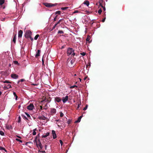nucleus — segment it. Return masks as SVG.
<instances>
[{"label":"nucleus","mask_w":153,"mask_h":153,"mask_svg":"<svg viewBox=\"0 0 153 153\" xmlns=\"http://www.w3.org/2000/svg\"><path fill=\"white\" fill-rule=\"evenodd\" d=\"M81 105V103L78 104V106L77 107V108H79V107H80V105Z\"/></svg>","instance_id":"nucleus-54"},{"label":"nucleus","mask_w":153,"mask_h":153,"mask_svg":"<svg viewBox=\"0 0 153 153\" xmlns=\"http://www.w3.org/2000/svg\"><path fill=\"white\" fill-rule=\"evenodd\" d=\"M80 54L83 56H84L86 55V53L84 52L80 53Z\"/></svg>","instance_id":"nucleus-38"},{"label":"nucleus","mask_w":153,"mask_h":153,"mask_svg":"<svg viewBox=\"0 0 153 153\" xmlns=\"http://www.w3.org/2000/svg\"><path fill=\"white\" fill-rule=\"evenodd\" d=\"M2 92H1V91H0V96L1 95V94H2Z\"/></svg>","instance_id":"nucleus-61"},{"label":"nucleus","mask_w":153,"mask_h":153,"mask_svg":"<svg viewBox=\"0 0 153 153\" xmlns=\"http://www.w3.org/2000/svg\"><path fill=\"white\" fill-rule=\"evenodd\" d=\"M39 36V34H37L36 35V36H35L34 37V39L35 40H37L38 38V37Z\"/></svg>","instance_id":"nucleus-27"},{"label":"nucleus","mask_w":153,"mask_h":153,"mask_svg":"<svg viewBox=\"0 0 153 153\" xmlns=\"http://www.w3.org/2000/svg\"><path fill=\"white\" fill-rule=\"evenodd\" d=\"M65 45H64L63 46H62L61 48V49H63V48H65Z\"/></svg>","instance_id":"nucleus-47"},{"label":"nucleus","mask_w":153,"mask_h":153,"mask_svg":"<svg viewBox=\"0 0 153 153\" xmlns=\"http://www.w3.org/2000/svg\"><path fill=\"white\" fill-rule=\"evenodd\" d=\"M36 145L37 147L38 148H39V147L40 149H42L43 148L42 145L39 139L38 140V143H37Z\"/></svg>","instance_id":"nucleus-5"},{"label":"nucleus","mask_w":153,"mask_h":153,"mask_svg":"<svg viewBox=\"0 0 153 153\" xmlns=\"http://www.w3.org/2000/svg\"><path fill=\"white\" fill-rule=\"evenodd\" d=\"M90 39V36H88L86 38V41L87 42H89Z\"/></svg>","instance_id":"nucleus-40"},{"label":"nucleus","mask_w":153,"mask_h":153,"mask_svg":"<svg viewBox=\"0 0 153 153\" xmlns=\"http://www.w3.org/2000/svg\"><path fill=\"white\" fill-rule=\"evenodd\" d=\"M13 94L14 95V96L15 97H16L15 99L16 100H17V98H18V97H17V95H16V94L15 92H13Z\"/></svg>","instance_id":"nucleus-23"},{"label":"nucleus","mask_w":153,"mask_h":153,"mask_svg":"<svg viewBox=\"0 0 153 153\" xmlns=\"http://www.w3.org/2000/svg\"><path fill=\"white\" fill-rule=\"evenodd\" d=\"M103 1L102 0H100L99 1V3L100 4V6L101 7L103 8V10L104 11H105V8L104 6H103L102 4V3L103 2Z\"/></svg>","instance_id":"nucleus-8"},{"label":"nucleus","mask_w":153,"mask_h":153,"mask_svg":"<svg viewBox=\"0 0 153 153\" xmlns=\"http://www.w3.org/2000/svg\"><path fill=\"white\" fill-rule=\"evenodd\" d=\"M5 2L4 0H0V5H2Z\"/></svg>","instance_id":"nucleus-21"},{"label":"nucleus","mask_w":153,"mask_h":153,"mask_svg":"<svg viewBox=\"0 0 153 153\" xmlns=\"http://www.w3.org/2000/svg\"><path fill=\"white\" fill-rule=\"evenodd\" d=\"M49 134L50 133L49 132H47L45 134V135H42V137L45 138L47 137V136H48L49 135Z\"/></svg>","instance_id":"nucleus-20"},{"label":"nucleus","mask_w":153,"mask_h":153,"mask_svg":"<svg viewBox=\"0 0 153 153\" xmlns=\"http://www.w3.org/2000/svg\"><path fill=\"white\" fill-rule=\"evenodd\" d=\"M105 17L102 20V22H104L105 21Z\"/></svg>","instance_id":"nucleus-55"},{"label":"nucleus","mask_w":153,"mask_h":153,"mask_svg":"<svg viewBox=\"0 0 153 153\" xmlns=\"http://www.w3.org/2000/svg\"><path fill=\"white\" fill-rule=\"evenodd\" d=\"M32 35V32L29 30H27L26 31L25 34V36L26 38H30L32 41L33 40V39L31 37Z\"/></svg>","instance_id":"nucleus-1"},{"label":"nucleus","mask_w":153,"mask_h":153,"mask_svg":"<svg viewBox=\"0 0 153 153\" xmlns=\"http://www.w3.org/2000/svg\"><path fill=\"white\" fill-rule=\"evenodd\" d=\"M57 25H58V24H57V23H56V24L54 25V27H56V26Z\"/></svg>","instance_id":"nucleus-59"},{"label":"nucleus","mask_w":153,"mask_h":153,"mask_svg":"<svg viewBox=\"0 0 153 153\" xmlns=\"http://www.w3.org/2000/svg\"><path fill=\"white\" fill-rule=\"evenodd\" d=\"M86 78H87V77H85L84 78V79L85 80V79H86Z\"/></svg>","instance_id":"nucleus-62"},{"label":"nucleus","mask_w":153,"mask_h":153,"mask_svg":"<svg viewBox=\"0 0 153 153\" xmlns=\"http://www.w3.org/2000/svg\"><path fill=\"white\" fill-rule=\"evenodd\" d=\"M71 59L68 58L67 60V62L70 66H72V65L74 63L75 61V59H72L71 61Z\"/></svg>","instance_id":"nucleus-3"},{"label":"nucleus","mask_w":153,"mask_h":153,"mask_svg":"<svg viewBox=\"0 0 153 153\" xmlns=\"http://www.w3.org/2000/svg\"><path fill=\"white\" fill-rule=\"evenodd\" d=\"M7 86H4V90H7V89H7Z\"/></svg>","instance_id":"nucleus-53"},{"label":"nucleus","mask_w":153,"mask_h":153,"mask_svg":"<svg viewBox=\"0 0 153 153\" xmlns=\"http://www.w3.org/2000/svg\"><path fill=\"white\" fill-rule=\"evenodd\" d=\"M61 13V12L60 11L58 10L56 11L55 13V14H60Z\"/></svg>","instance_id":"nucleus-33"},{"label":"nucleus","mask_w":153,"mask_h":153,"mask_svg":"<svg viewBox=\"0 0 153 153\" xmlns=\"http://www.w3.org/2000/svg\"><path fill=\"white\" fill-rule=\"evenodd\" d=\"M83 4L88 6L89 4V2L88 1H86L83 2Z\"/></svg>","instance_id":"nucleus-19"},{"label":"nucleus","mask_w":153,"mask_h":153,"mask_svg":"<svg viewBox=\"0 0 153 153\" xmlns=\"http://www.w3.org/2000/svg\"><path fill=\"white\" fill-rule=\"evenodd\" d=\"M88 105H86V106H85V107H84V108L83 109V110H84V111L85 110L87 109V108H88Z\"/></svg>","instance_id":"nucleus-45"},{"label":"nucleus","mask_w":153,"mask_h":153,"mask_svg":"<svg viewBox=\"0 0 153 153\" xmlns=\"http://www.w3.org/2000/svg\"><path fill=\"white\" fill-rule=\"evenodd\" d=\"M57 16V15H56V16L54 18L53 20L54 21H55L56 20V18Z\"/></svg>","instance_id":"nucleus-48"},{"label":"nucleus","mask_w":153,"mask_h":153,"mask_svg":"<svg viewBox=\"0 0 153 153\" xmlns=\"http://www.w3.org/2000/svg\"><path fill=\"white\" fill-rule=\"evenodd\" d=\"M63 115H64L63 114L62 112H61L60 114V116L61 117H62L63 116Z\"/></svg>","instance_id":"nucleus-49"},{"label":"nucleus","mask_w":153,"mask_h":153,"mask_svg":"<svg viewBox=\"0 0 153 153\" xmlns=\"http://www.w3.org/2000/svg\"><path fill=\"white\" fill-rule=\"evenodd\" d=\"M56 110L55 108H52L51 109V114H55L56 113Z\"/></svg>","instance_id":"nucleus-13"},{"label":"nucleus","mask_w":153,"mask_h":153,"mask_svg":"<svg viewBox=\"0 0 153 153\" xmlns=\"http://www.w3.org/2000/svg\"><path fill=\"white\" fill-rule=\"evenodd\" d=\"M68 7H63L61 8V9L63 10H66L68 8Z\"/></svg>","instance_id":"nucleus-32"},{"label":"nucleus","mask_w":153,"mask_h":153,"mask_svg":"<svg viewBox=\"0 0 153 153\" xmlns=\"http://www.w3.org/2000/svg\"><path fill=\"white\" fill-rule=\"evenodd\" d=\"M44 101H45V102H49V100H42L41 101V102H43Z\"/></svg>","instance_id":"nucleus-46"},{"label":"nucleus","mask_w":153,"mask_h":153,"mask_svg":"<svg viewBox=\"0 0 153 153\" xmlns=\"http://www.w3.org/2000/svg\"><path fill=\"white\" fill-rule=\"evenodd\" d=\"M78 12V11L77 10H76L74 11V13H77Z\"/></svg>","instance_id":"nucleus-60"},{"label":"nucleus","mask_w":153,"mask_h":153,"mask_svg":"<svg viewBox=\"0 0 153 153\" xmlns=\"http://www.w3.org/2000/svg\"><path fill=\"white\" fill-rule=\"evenodd\" d=\"M16 34H15L14 35L13 39L12 40V42H14V44H15V43H16Z\"/></svg>","instance_id":"nucleus-14"},{"label":"nucleus","mask_w":153,"mask_h":153,"mask_svg":"<svg viewBox=\"0 0 153 153\" xmlns=\"http://www.w3.org/2000/svg\"><path fill=\"white\" fill-rule=\"evenodd\" d=\"M71 120L70 119H68L67 121V123L68 124H70L71 123Z\"/></svg>","instance_id":"nucleus-30"},{"label":"nucleus","mask_w":153,"mask_h":153,"mask_svg":"<svg viewBox=\"0 0 153 153\" xmlns=\"http://www.w3.org/2000/svg\"><path fill=\"white\" fill-rule=\"evenodd\" d=\"M37 136H36L35 138V140H34V142L35 143H36H36H38V140L37 141Z\"/></svg>","instance_id":"nucleus-22"},{"label":"nucleus","mask_w":153,"mask_h":153,"mask_svg":"<svg viewBox=\"0 0 153 153\" xmlns=\"http://www.w3.org/2000/svg\"><path fill=\"white\" fill-rule=\"evenodd\" d=\"M14 64H18V62L17 61H15L14 62Z\"/></svg>","instance_id":"nucleus-51"},{"label":"nucleus","mask_w":153,"mask_h":153,"mask_svg":"<svg viewBox=\"0 0 153 153\" xmlns=\"http://www.w3.org/2000/svg\"><path fill=\"white\" fill-rule=\"evenodd\" d=\"M58 33L62 34L64 33V32L62 30H59L58 31Z\"/></svg>","instance_id":"nucleus-35"},{"label":"nucleus","mask_w":153,"mask_h":153,"mask_svg":"<svg viewBox=\"0 0 153 153\" xmlns=\"http://www.w3.org/2000/svg\"><path fill=\"white\" fill-rule=\"evenodd\" d=\"M68 99V96H66L65 97H63L62 99L63 102L64 103L67 102Z\"/></svg>","instance_id":"nucleus-9"},{"label":"nucleus","mask_w":153,"mask_h":153,"mask_svg":"<svg viewBox=\"0 0 153 153\" xmlns=\"http://www.w3.org/2000/svg\"><path fill=\"white\" fill-rule=\"evenodd\" d=\"M25 113L29 119H31V117H30V115L29 114H28V113H27L26 112Z\"/></svg>","instance_id":"nucleus-24"},{"label":"nucleus","mask_w":153,"mask_h":153,"mask_svg":"<svg viewBox=\"0 0 153 153\" xmlns=\"http://www.w3.org/2000/svg\"><path fill=\"white\" fill-rule=\"evenodd\" d=\"M16 140L17 141H19V142H20V143H22V140H20V139H18V138H16Z\"/></svg>","instance_id":"nucleus-37"},{"label":"nucleus","mask_w":153,"mask_h":153,"mask_svg":"<svg viewBox=\"0 0 153 153\" xmlns=\"http://www.w3.org/2000/svg\"><path fill=\"white\" fill-rule=\"evenodd\" d=\"M47 146V145H45V149H46Z\"/></svg>","instance_id":"nucleus-64"},{"label":"nucleus","mask_w":153,"mask_h":153,"mask_svg":"<svg viewBox=\"0 0 153 153\" xmlns=\"http://www.w3.org/2000/svg\"><path fill=\"white\" fill-rule=\"evenodd\" d=\"M21 122V118L19 116L18 118V122L19 123Z\"/></svg>","instance_id":"nucleus-31"},{"label":"nucleus","mask_w":153,"mask_h":153,"mask_svg":"<svg viewBox=\"0 0 153 153\" xmlns=\"http://www.w3.org/2000/svg\"><path fill=\"white\" fill-rule=\"evenodd\" d=\"M82 116H81L80 117H79L78 118V119L77 120H76L75 121V123H79L80 122V120H81V119L82 117Z\"/></svg>","instance_id":"nucleus-18"},{"label":"nucleus","mask_w":153,"mask_h":153,"mask_svg":"<svg viewBox=\"0 0 153 153\" xmlns=\"http://www.w3.org/2000/svg\"><path fill=\"white\" fill-rule=\"evenodd\" d=\"M6 127L7 129H12V126L11 125H6Z\"/></svg>","instance_id":"nucleus-17"},{"label":"nucleus","mask_w":153,"mask_h":153,"mask_svg":"<svg viewBox=\"0 0 153 153\" xmlns=\"http://www.w3.org/2000/svg\"><path fill=\"white\" fill-rule=\"evenodd\" d=\"M55 27H54V26L53 27L52 29L53 30V29H55Z\"/></svg>","instance_id":"nucleus-63"},{"label":"nucleus","mask_w":153,"mask_h":153,"mask_svg":"<svg viewBox=\"0 0 153 153\" xmlns=\"http://www.w3.org/2000/svg\"><path fill=\"white\" fill-rule=\"evenodd\" d=\"M42 65H43L44 66L45 65L44 62V61L43 59H42Z\"/></svg>","instance_id":"nucleus-50"},{"label":"nucleus","mask_w":153,"mask_h":153,"mask_svg":"<svg viewBox=\"0 0 153 153\" xmlns=\"http://www.w3.org/2000/svg\"><path fill=\"white\" fill-rule=\"evenodd\" d=\"M25 81V80L24 79H21L20 80H19L18 82V83H19L20 82H24Z\"/></svg>","instance_id":"nucleus-28"},{"label":"nucleus","mask_w":153,"mask_h":153,"mask_svg":"<svg viewBox=\"0 0 153 153\" xmlns=\"http://www.w3.org/2000/svg\"><path fill=\"white\" fill-rule=\"evenodd\" d=\"M48 108L47 103H46L45 105V108H44V109H47Z\"/></svg>","instance_id":"nucleus-36"},{"label":"nucleus","mask_w":153,"mask_h":153,"mask_svg":"<svg viewBox=\"0 0 153 153\" xmlns=\"http://www.w3.org/2000/svg\"><path fill=\"white\" fill-rule=\"evenodd\" d=\"M0 134L2 136L4 135V133L2 131H0Z\"/></svg>","instance_id":"nucleus-25"},{"label":"nucleus","mask_w":153,"mask_h":153,"mask_svg":"<svg viewBox=\"0 0 153 153\" xmlns=\"http://www.w3.org/2000/svg\"><path fill=\"white\" fill-rule=\"evenodd\" d=\"M52 134L53 138L54 139L56 138L57 137L56 134V132L54 130H52Z\"/></svg>","instance_id":"nucleus-12"},{"label":"nucleus","mask_w":153,"mask_h":153,"mask_svg":"<svg viewBox=\"0 0 153 153\" xmlns=\"http://www.w3.org/2000/svg\"><path fill=\"white\" fill-rule=\"evenodd\" d=\"M102 12V10L101 9H100L98 11V13L100 14Z\"/></svg>","instance_id":"nucleus-42"},{"label":"nucleus","mask_w":153,"mask_h":153,"mask_svg":"<svg viewBox=\"0 0 153 153\" xmlns=\"http://www.w3.org/2000/svg\"><path fill=\"white\" fill-rule=\"evenodd\" d=\"M43 4L46 7H53V6H56L57 5V3L53 4H52V3H43Z\"/></svg>","instance_id":"nucleus-4"},{"label":"nucleus","mask_w":153,"mask_h":153,"mask_svg":"<svg viewBox=\"0 0 153 153\" xmlns=\"http://www.w3.org/2000/svg\"><path fill=\"white\" fill-rule=\"evenodd\" d=\"M23 34V31L20 30L18 32V37L19 38L22 37Z\"/></svg>","instance_id":"nucleus-10"},{"label":"nucleus","mask_w":153,"mask_h":153,"mask_svg":"<svg viewBox=\"0 0 153 153\" xmlns=\"http://www.w3.org/2000/svg\"><path fill=\"white\" fill-rule=\"evenodd\" d=\"M61 99L59 97H55L54 101L55 102H59L61 101Z\"/></svg>","instance_id":"nucleus-7"},{"label":"nucleus","mask_w":153,"mask_h":153,"mask_svg":"<svg viewBox=\"0 0 153 153\" xmlns=\"http://www.w3.org/2000/svg\"><path fill=\"white\" fill-rule=\"evenodd\" d=\"M40 152H42L43 153H45V151H40Z\"/></svg>","instance_id":"nucleus-57"},{"label":"nucleus","mask_w":153,"mask_h":153,"mask_svg":"<svg viewBox=\"0 0 153 153\" xmlns=\"http://www.w3.org/2000/svg\"><path fill=\"white\" fill-rule=\"evenodd\" d=\"M39 118L40 120H45L46 119V117L44 116H40L39 117Z\"/></svg>","instance_id":"nucleus-15"},{"label":"nucleus","mask_w":153,"mask_h":153,"mask_svg":"<svg viewBox=\"0 0 153 153\" xmlns=\"http://www.w3.org/2000/svg\"><path fill=\"white\" fill-rule=\"evenodd\" d=\"M59 142H60V143L61 144V145H62L63 144V142L62 141V140H60Z\"/></svg>","instance_id":"nucleus-52"},{"label":"nucleus","mask_w":153,"mask_h":153,"mask_svg":"<svg viewBox=\"0 0 153 153\" xmlns=\"http://www.w3.org/2000/svg\"><path fill=\"white\" fill-rule=\"evenodd\" d=\"M40 51L39 50H38L37 53L35 55L36 57L37 58V57L40 56Z\"/></svg>","instance_id":"nucleus-16"},{"label":"nucleus","mask_w":153,"mask_h":153,"mask_svg":"<svg viewBox=\"0 0 153 153\" xmlns=\"http://www.w3.org/2000/svg\"><path fill=\"white\" fill-rule=\"evenodd\" d=\"M67 54L68 56L71 54V56H74L75 54V53L74 52V50L73 48H68L67 49Z\"/></svg>","instance_id":"nucleus-2"},{"label":"nucleus","mask_w":153,"mask_h":153,"mask_svg":"<svg viewBox=\"0 0 153 153\" xmlns=\"http://www.w3.org/2000/svg\"><path fill=\"white\" fill-rule=\"evenodd\" d=\"M40 109H39V110L41 111L42 109V106H40Z\"/></svg>","instance_id":"nucleus-56"},{"label":"nucleus","mask_w":153,"mask_h":153,"mask_svg":"<svg viewBox=\"0 0 153 153\" xmlns=\"http://www.w3.org/2000/svg\"><path fill=\"white\" fill-rule=\"evenodd\" d=\"M34 108V105L33 104H30L27 107V109L30 110H32Z\"/></svg>","instance_id":"nucleus-6"},{"label":"nucleus","mask_w":153,"mask_h":153,"mask_svg":"<svg viewBox=\"0 0 153 153\" xmlns=\"http://www.w3.org/2000/svg\"><path fill=\"white\" fill-rule=\"evenodd\" d=\"M16 137H18V138H20V139H21V137H20V136H16Z\"/></svg>","instance_id":"nucleus-58"},{"label":"nucleus","mask_w":153,"mask_h":153,"mask_svg":"<svg viewBox=\"0 0 153 153\" xmlns=\"http://www.w3.org/2000/svg\"><path fill=\"white\" fill-rule=\"evenodd\" d=\"M22 116L23 117V118L25 119L26 120H28L27 119V118L25 116H24L22 114Z\"/></svg>","instance_id":"nucleus-39"},{"label":"nucleus","mask_w":153,"mask_h":153,"mask_svg":"<svg viewBox=\"0 0 153 153\" xmlns=\"http://www.w3.org/2000/svg\"><path fill=\"white\" fill-rule=\"evenodd\" d=\"M75 87H77V86L76 85H73V86H71L70 87V88H75Z\"/></svg>","instance_id":"nucleus-44"},{"label":"nucleus","mask_w":153,"mask_h":153,"mask_svg":"<svg viewBox=\"0 0 153 153\" xmlns=\"http://www.w3.org/2000/svg\"><path fill=\"white\" fill-rule=\"evenodd\" d=\"M11 77L13 78L16 79L18 78L19 76L16 74H13L11 75Z\"/></svg>","instance_id":"nucleus-11"},{"label":"nucleus","mask_w":153,"mask_h":153,"mask_svg":"<svg viewBox=\"0 0 153 153\" xmlns=\"http://www.w3.org/2000/svg\"><path fill=\"white\" fill-rule=\"evenodd\" d=\"M36 129H34L33 130V135H35L36 134Z\"/></svg>","instance_id":"nucleus-29"},{"label":"nucleus","mask_w":153,"mask_h":153,"mask_svg":"<svg viewBox=\"0 0 153 153\" xmlns=\"http://www.w3.org/2000/svg\"><path fill=\"white\" fill-rule=\"evenodd\" d=\"M0 150H4L5 152H7V150L5 149V148L1 146H0Z\"/></svg>","instance_id":"nucleus-26"},{"label":"nucleus","mask_w":153,"mask_h":153,"mask_svg":"<svg viewBox=\"0 0 153 153\" xmlns=\"http://www.w3.org/2000/svg\"><path fill=\"white\" fill-rule=\"evenodd\" d=\"M7 86V89L11 88H12L11 85L10 84H8Z\"/></svg>","instance_id":"nucleus-34"},{"label":"nucleus","mask_w":153,"mask_h":153,"mask_svg":"<svg viewBox=\"0 0 153 153\" xmlns=\"http://www.w3.org/2000/svg\"><path fill=\"white\" fill-rule=\"evenodd\" d=\"M3 82L4 83H11L10 82H9V81L7 80H6L5 81H4Z\"/></svg>","instance_id":"nucleus-43"},{"label":"nucleus","mask_w":153,"mask_h":153,"mask_svg":"<svg viewBox=\"0 0 153 153\" xmlns=\"http://www.w3.org/2000/svg\"><path fill=\"white\" fill-rule=\"evenodd\" d=\"M63 20V19H61L60 20H59V21L57 22V24H59L60 22L62 21Z\"/></svg>","instance_id":"nucleus-41"}]
</instances>
